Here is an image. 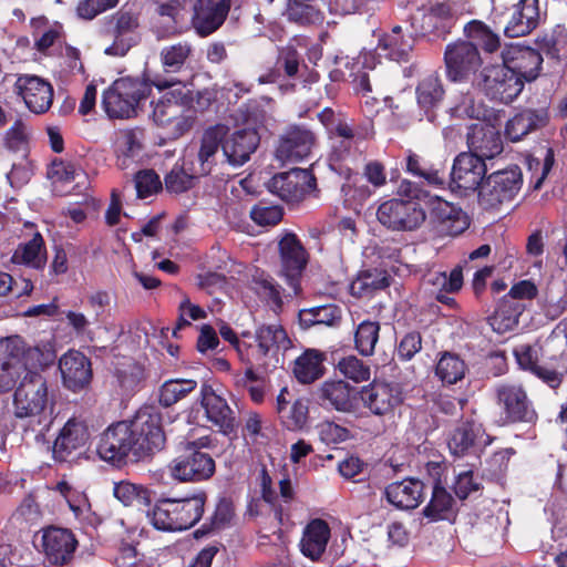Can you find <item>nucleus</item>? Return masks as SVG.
Wrapping results in <instances>:
<instances>
[{
  "label": "nucleus",
  "mask_w": 567,
  "mask_h": 567,
  "mask_svg": "<svg viewBox=\"0 0 567 567\" xmlns=\"http://www.w3.org/2000/svg\"><path fill=\"white\" fill-rule=\"evenodd\" d=\"M378 63L377 56L371 52L360 54L352 62L350 78L357 93H361L363 96L372 93L371 73L375 71Z\"/></svg>",
  "instance_id": "nucleus-46"
},
{
  "label": "nucleus",
  "mask_w": 567,
  "mask_h": 567,
  "mask_svg": "<svg viewBox=\"0 0 567 567\" xmlns=\"http://www.w3.org/2000/svg\"><path fill=\"white\" fill-rule=\"evenodd\" d=\"M197 388L193 379H169L158 389V402L164 408H171L185 399Z\"/></svg>",
  "instance_id": "nucleus-50"
},
{
  "label": "nucleus",
  "mask_w": 567,
  "mask_h": 567,
  "mask_svg": "<svg viewBox=\"0 0 567 567\" xmlns=\"http://www.w3.org/2000/svg\"><path fill=\"white\" fill-rule=\"evenodd\" d=\"M166 442L162 414L153 406L140 409L132 420L109 425L100 435L96 453L118 468L151 458Z\"/></svg>",
  "instance_id": "nucleus-1"
},
{
  "label": "nucleus",
  "mask_w": 567,
  "mask_h": 567,
  "mask_svg": "<svg viewBox=\"0 0 567 567\" xmlns=\"http://www.w3.org/2000/svg\"><path fill=\"white\" fill-rule=\"evenodd\" d=\"M177 82L168 80H157L154 84L158 90H168L153 107V121L157 126L166 127L172 124L178 113L184 109V105H190L194 101L193 91L186 85H179L172 89Z\"/></svg>",
  "instance_id": "nucleus-18"
},
{
  "label": "nucleus",
  "mask_w": 567,
  "mask_h": 567,
  "mask_svg": "<svg viewBox=\"0 0 567 567\" xmlns=\"http://www.w3.org/2000/svg\"><path fill=\"white\" fill-rule=\"evenodd\" d=\"M523 185V174L517 165L497 171L484 178L478 189V204L484 209H495L511 202Z\"/></svg>",
  "instance_id": "nucleus-7"
},
{
  "label": "nucleus",
  "mask_w": 567,
  "mask_h": 567,
  "mask_svg": "<svg viewBox=\"0 0 567 567\" xmlns=\"http://www.w3.org/2000/svg\"><path fill=\"white\" fill-rule=\"evenodd\" d=\"M233 516V503L227 498H221L216 505L214 515L212 516L210 524H204L199 529H197L195 532V537H198L199 535H206L210 533L213 529L224 527L227 523L231 520Z\"/></svg>",
  "instance_id": "nucleus-63"
},
{
  "label": "nucleus",
  "mask_w": 567,
  "mask_h": 567,
  "mask_svg": "<svg viewBox=\"0 0 567 567\" xmlns=\"http://www.w3.org/2000/svg\"><path fill=\"white\" fill-rule=\"evenodd\" d=\"M199 441L187 442L182 452L169 463L171 476L179 482L198 483L209 480L216 471L215 460L203 451Z\"/></svg>",
  "instance_id": "nucleus-5"
},
{
  "label": "nucleus",
  "mask_w": 567,
  "mask_h": 567,
  "mask_svg": "<svg viewBox=\"0 0 567 567\" xmlns=\"http://www.w3.org/2000/svg\"><path fill=\"white\" fill-rule=\"evenodd\" d=\"M380 324L375 321H362L354 333L355 349L362 355H371L374 352L375 344L379 340Z\"/></svg>",
  "instance_id": "nucleus-59"
},
{
  "label": "nucleus",
  "mask_w": 567,
  "mask_h": 567,
  "mask_svg": "<svg viewBox=\"0 0 567 567\" xmlns=\"http://www.w3.org/2000/svg\"><path fill=\"white\" fill-rule=\"evenodd\" d=\"M485 434V429L475 417L462 419L451 431L447 439L450 453L455 457L477 454L478 441Z\"/></svg>",
  "instance_id": "nucleus-26"
},
{
  "label": "nucleus",
  "mask_w": 567,
  "mask_h": 567,
  "mask_svg": "<svg viewBox=\"0 0 567 567\" xmlns=\"http://www.w3.org/2000/svg\"><path fill=\"white\" fill-rule=\"evenodd\" d=\"M49 401L47 379L38 371H28L13 393L14 415L18 419L40 415Z\"/></svg>",
  "instance_id": "nucleus-10"
},
{
  "label": "nucleus",
  "mask_w": 567,
  "mask_h": 567,
  "mask_svg": "<svg viewBox=\"0 0 567 567\" xmlns=\"http://www.w3.org/2000/svg\"><path fill=\"white\" fill-rule=\"evenodd\" d=\"M284 217V210L278 205H267L264 202H259L254 205L250 210V218L259 226H276L281 221Z\"/></svg>",
  "instance_id": "nucleus-64"
},
{
  "label": "nucleus",
  "mask_w": 567,
  "mask_h": 567,
  "mask_svg": "<svg viewBox=\"0 0 567 567\" xmlns=\"http://www.w3.org/2000/svg\"><path fill=\"white\" fill-rule=\"evenodd\" d=\"M327 355L318 349H306L293 361L292 373L301 384H311L323 377Z\"/></svg>",
  "instance_id": "nucleus-38"
},
{
  "label": "nucleus",
  "mask_w": 567,
  "mask_h": 567,
  "mask_svg": "<svg viewBox=\"0 0 567 567\" xmlns=\"http://www.w3.org/2000/svg\"><path fill=\"white\" fill-rule=\"evenodd\" d=\"M514 357L518 367L534 374L551 389L560 386L564 374L557 369L539 364L538 351L530 344H522L514 349Z\"/></svg>",
  "instance_id": "nucleus-33"
},
{
  "label": "nucleus",
  "mask_w": 567,
  "mask_h": 567,
  "mask_svg": "<svg viewBox=\"0 0 567 567\" xmlns=\"http://www.w3.org/2000/svg\"><path fill=\"white\" fill-rule=\"evenodd\" d=\"M358 391L344 380H326L318 389V398L322 405L338 412L354 413L358 408Z\"/></svg>",
  "instance_id": "nucleus-27"
},
{
  "label": "nucleus",
  "mask_w": 567,
  "mask_h": 567,
  "mask_svg": "<svg viewBox=\"0 0 567 567\" xmlns=\"http://www.w3.org/2000/svg\"><path fill=\"white\" fill-rule=\"evenodd\" d=\"M486 164L480 156L470 152L460 153L450 173V187L455 190H476L486 174Z\"/></svg>",
  "instance_id": "nucleus-22"
},
{
  "label": "nucleus",
  "mask_w": 567,
  "mask_h": 567,
  "mask_svg": "<svg viewBox=\"0 0 567 567\" xmlns=\"http://www.w3.org/2000/svg\"><path fill=\"white\" fill-rule=\"evenodd\" d=\"M89 437L90 432L84 421L69 419L53 442V460L58 463L71 462L85 446Z\"/></svg>",
  "instance_id": "nucleus-21"
},
{
  "label": "nucleus",
  "mask_w": 567,
  "mask_h": 567,
  "mask_svg": "<svg viewBox=\"0 0 567 567\" xmlns=\"http://www.w3.org/2000/svg\"><path fill=\"white\" fill-rule=\"evenodd\" d=\"M257 346L248 344L249 353H255L258 359L266 361L271 351H278L280 347L287 348L290 342L286 330L280 324H262L255 333Z\"/></svg>",
  "instance_id": "nucleus-42"
},
{
  "label": "nucleus",
  "mask_w": 567,
  "mask_h": 567,
  "mask_svg": "<svg viewBox=\"0 0 567 567\" xmlns=\"http://www.w3.org/2000/svg\"><path fill=\"white\" fill-rule=\"evenodd\" d=\"M0 353L1 369L9 373L13 370L17 375L21 372L48 368L56 358L50 343L31 347L18 334L0 340Z\"/></svg>",
  "instance_id": "nucleus-4"
},
{
  "label": "nucleus",
  "mask_w": 567,
  "mask_h": 567,
  "mask_svg": "<svg viewBox=\"0 0 567 567\" xmlns=\"http://www.w3.org/2000/svg\"><path fill=\"white\" fill-rule=\"evenodd\" d=\"M276 64L278 71L293 80L302 76L301 71L308 70L302 55L293 45H286L279 50Z\"/></svg>",
  "instance_id": "nucleus-57"
},
{
  "label": "nucleus",
  "mask_w": 567,
  "mask_h": 567,
  "mask_svg": "<svg viewBox=\"0 0 567 567\" xmlns=\"http://www.w3.org/2000/svg\"><path fill=\"white\" fill-rule=\"evenodd\" d=\"M79 542L71 529L49 526L42 529V550L52 566H65L74 558Z\"/></svg>",
  "instance_id": "nucleus-20"
},
{
  "label": "nucleus",
  "mask_w": 567,
  "mask_h": 567,
  "mask_svg": "<svg viewBox=\"0 0 567 567\" xmlns=\"http://www.w3.org/2000/svg\"><path fill=\"white\" fill-rule=\"evenodd\" d=\"M138 28V14L123 8L107 17L104 35L111 38L112 43L104 50V53L112 56H124L136 44Z\"/></svg>",
  "instance_id": "nucleus-14"
},
{
  "label": "nucleus",
  "mask_w": 567,
  "mask_h": 567,
  "mask_svg": "<svg viewBox=\"0 0 567 567\" xmlns=\"http://www.w3.org/2000/svg\"><path fill=\"white\" fill-rule=\"evenodd\" d=\"M113 495L124 506H147L151 503L148 489L128 481L114 483Z\"/></svg>",
  "instance_id": "nucleus-53"
},
{
  "label": "nucleus",
  "mask_w": 567,
  "mask_h": 567,
  "mask_svg": "<svg viewBox=\"0 0 567 567\" xmlns=\"http://www.w3.org/2000/svg\"><path fill=\"white\" fill-rule=\"evenodd\" d=\"M391 276L382 269H367L358 274L350 284L349 292L358 299H371L381 290L390 287Z\"/></svg>",
  "instance_id": "nucleus-40"
},
{
  "label": "nucleus",
  "mask_w": 567,
  "mask_h": 567,
  "mask_svg": "<svg viewBox=\"0 0 567 567\" xmlns=\"http://www.w3.org/2000/svg\"><path fill=\"white\" fill-rule=\"evenodd\" d=\"M549 123L546 107L524 109L517 112L505 124V136L511 142H519L530 133L537 132Z\"/></svg>",
  "instance_id": "nucleus-31"
},
{
  "label": "nucleus",
  "mask_w": 567,
  "mask_h": 567,
  "mask_svg": "<svg viewBox=\"0 0 567 567\" xmlns=\"http://www.w3.org/2000/svg\"><path fill=\"white\" fill-rule=\"evenodd\" d=\"M280 276L293 295L301 292V278L309 262V252L295 233L285 234L278 243Z\"/></svg>",
  "instance_id": "nucleus-11"
},
{
  "label": "nucleus",
  "mask_w": 567,
  "mask_h": 567,
  "mask_svg": "<svg viewBox=\"0 0 567 567\" xmlns=\"http://www.w3.org/2000/svg\"><path fill=\"white\" fill-rule=\"evenodd\" d=\"M415 95L420 109L426 115L431 113L433 116L434 111L442 104L445 96L441 76L436 72L424 75L415 87Z\"/></svg>",
  "instance_id": "nucleus-41"
},
{
  "label": "nucleus",
  "mask_w": 567,
  "mask_h": 567,
  "mask_svg": "<svg viewBox=\"0 0 567 567\" xmlns=\"http://www.w3.org/2000/svg\"><path fill=\"white\" fill-rule=\"evenodd\" d=\"M415 39L412 33H403L400 25L392 28L391 32L379 40L378 48L382 50L390 60L406 62L414 48Z\"/></svg>",
  "instance_id": "nucleus-43"
},
{
  "label": "nucleus",
  "mask_w": 567,
  "mask_h": 567,
  "mask_svg": "<svg viewBox=\"0 0 567 567\" xmlns=\"http://www.w3.org/2000/svg\"><path fill=\"white\" fill-rule=\"evenodd\" d=\"M337 369L347 379L355 383L368 381L371 377L370 365L355 355H348L342 358Z\"/></svg>",
  "instance_id": "nucleus-61"
},
{
  "label": "nucleus",
  "mask_w": 567,
  "mask_h": 567,
  "mask_svg": "<svg viewBox=\"0 0 567 567\" xmlns=\"http://www.w3.org/2000/svg\"><path fill=\"white\" fill-rule=\"evenodd\" d=\"M197 175L195 168L193 173L189 174L185 171L184 166L175 164L165 175V189L171 194L185 193L194 187Z\"/></svg>",
  "instance_id": "nucleus-60"
},
{
  "label": "nucleus",
  "mask_w": 567,
  "mask_h": 567,
  "mask_svg": "<svg viewBox=\"0 0 567 567\" xmlns=\"http://www.w3.org/2000/svg\"><path fill=\"white\" fill-rule=\"evenodd\" d=\"M454 499L452 495L440 484L432 489L430 503L424 507L423 514L431 520L446 519L452 512Z\"/></svg>",
  "instance_id": "nucleus-56"
},
{
  "label": "nucleus",
  "mask_w": 567,
  "mask_h": 567,
  "mask_svg": "<svg viewBox=\"0 0 567 567\" xmlns=\"http://www.w3.org/2000/svg\"><path fill=\"white\" fill-rule=\"evenodd\" d=\"M336 135L342 137L339 146H334L333 153L338 159H344L346 155L350 153L353 140L362 141L373 138L375 132L373 127L365 128L364 132L353 131V128L344 121L339 120L334 127L331 130Z\"/></svg>",
  "instance_id": "nucleus-55"
},
{
  "label": "nucleus",
  "mask_w": 567,
  "mask_h": 567,
  "mask_svg": "<svg viewBox=\"0 0 567 567\" xmlns=\"http://www.w3.org/2000/svg\"><path fill=\"white\" fill-rule=\"evenodd\" d=\"M206 501L207 495L204 492L182 499H158L148 512L151 524L162 532L189 529L203 517Z\"/></svg>",
  "instance_id": "nucleus-2"
},
{
  "label": "nucleus",
  "mask_w": 567,
  "mask_h": 567,
  "mask_svg": "<svg viewBox=\"0 0 567 567\" xmlns=\"http://www.w3.org/2000/svg\"><path fill=\"white\" fill-rule=\"evenodd\" d=\"M231 0H196L193 6L192 25L199 37H208L225 22Z\"/></svg>",
  "instance_id": "nucleus-23"
},
{
  "label": "nucleus",
  "mask_w": 567,
  "mask_h": 567,
  "mask_svg": "<svg viewBox=\"0 0 567 567\" xmlns=\"http://www.w3.org/2000/svg\"><path fill=\"white\" fill-rule=\"evenodd\" d=\"M465 13L450 0L431 3L424 13L423 20L427 22L426 31H433L437 35L450 33L458 18Z\"/></svg>",
  "instance_id": "nucleus-36"
},
{
  "label": "nucleus",
  "mask_w": 567,
  "mask_h": 567,
  "mask_svg": "<svg viewBox=\"0 0 567 567\" xmlns=\"http://www.w3.org/2000/svg\"><path fill=\"white\" fill-rule=\"evenodd\" d=\"M468 152L483 161L494 158L503 152V141L499 131L489 123H475L466 134Z\"/></svg>",
  "instance_id": "nucleus-29"
},
{
  "label": "nucleus",
  "mask_w": 567,
  "mask_h": 567,
  "mask_svg": "<svg viewBox=\"0 0 567 567\" xmlns=\"http://www.w3.org/2000/svg\"><path fill=\"white\" fill-rule=\"evenodd\" d=\"M383 494L395 508L410 511L416 508L424 499V484L417 478L408 477L389 484Z\"/></svg>",
  "instance_id": "nucleus-32"
},
{
  "label": "nucleus",
  "mask_w": 567,
  "mask_h": 567,
  "mask_svg": "<svg viewBox=\"0 0 567 567\" xmlns=\"http://www.w3.org/2000/svg\"><path fill=\"white\" fill-rule=\"evenodd\" d=\"M341 309L334 303L301 309L299 311V323L303 329L317 324L333 327L341 321Z\"/></svg>",
  "instance_id": "nucleus-48"
},
{
  "label": "nucleus",
  "mask_w": 567,
  "mask_h": 567,
  "mask_svg": "<svg viewBox=\"0 0 567 567\" xmlns=\"http://www.w3.org/2000/svg\"><path fill=\"white\" fill-rule=\"evenodd\" d=\"M228 127L216 124L206 128L202 135L200 147L197 154L198 168L195 173L202 176L209 175L216 164V154L219 147L223 148L224 138Z\"/></svg>",
  "instance_id": "nucleus-35"
},
{
  "label": "nucleus",
  "mask_w": 567,
  "mask_h": 567,
  "mask_svg": "<svg viewBox=\"0 0 567 567\" xmlns=\"http://www.w3.org/2000/svg\"><path fill=\"white\" fill-rule=\"evenodd\" d=\"M467 372L465 361L454 352L444 351L435 367V375L443 384L452 385L463 380Z\"/></svg>",
  "instance_id": "nucleus-49"
},
{
  "label": "nucleus",
  "mask_w": 567,
  "mask_h": 567,
  "mask_svg": "<svg viewBox=\"0 0 567 567\" xmlns=\"http://www.w3.org/2000/svg\"><path fill=\"white\" fill-rule=\"evenodd\" d=\"M496 398L504 425L537 421V412L523 385L502 384L496 390Z\"/></svg>",
  "instance_id": "nucleus-13"
},
{
  "label": "nucleus",
  "mask_w": 567,
  "mask_h": 567,
  "mask_svg": "<svg viewBox=\"0 0 567 567\" xmlns=\"http://www.w3.org/2000/svg\"><path fill=\"white\" fill-rule=\"evenodd\" d=\"M59 369L64 386L73 392L85 389L92 380L91 361L80 351L64 353L59 360Z\"/></svg>",
  "instance_id": "nucleus-28"
},
{
  "label": "nucleus",
  "mask_w": 567,
  "mask_h": 567,
  "mask_svg": "<svg viewBox=\"0 0 567 567\" xmlns=\"http://www.w3.org/2000/svg\"><path fill=\"white\" fill-rule=\"evenodd\" d=\"M443 61L445 76L452 83L473 82L483 65L480 49L463 39H457L445 47Z\"/></svg>",
  "instance_id": "nucleus-6"
},
{
  "label": "nucleus",
  "mask_w": 567,
  "mask_h": 567,
  "mask_svg": "<svg viewBox=\"0 0 567 567\" xmlns=\"http://www.w3.org/2000/svg\"><path fill=\"white\" fill-rule=\"evenodd\" d=\"M192 52L193 48L186 41L164 47L159 53L164 71L167 73L179 72L190 56Z\"/></svg>",
  "instance_id": "nucleus-54"
},
{
  "label": "nucleus",
  "mask_w": 567,
  "mask_h": 567,
  "mask_svg": "<svg viewBox=\"0 0 567 567\" xmlns=\"http://www.w3.org/2000/svg\"><path fill=\"white\" fill-rule=\"evenodd\" d=\"M427 203L430 220L442 236L456 237L470 227V217L461 207L439 196L431 197Z\"/></svg>",
  "instance_id": "nucleus-19"
},
{
  "label": "nucleus",
  "mask_w": 567,
  "mask_h": 567,
  "mask_svg": "<svg viewBox=\"0 0 567 567\" xmlns=\"http://www.w3.org/2000/svg\"><path fill=\"white\" fill-rule=\"evenodd\" d=\"M199 401L207 420L218 429V432L229 437L237 435L239 423L236 412L212 384H202Z\"/></svg>",
  "instance_id": "nucleus-16"
},
{
  "label": "nucleus",
  "mask_w": 567,
  "mask_h": 567,
  "mask_svg": "<svg viewBox=\"0 0 567 567\" xmlns=\"http://www.w3.org/2000/svg\"><path fill=\"white\" fill-rule=\"evenodd\" d=\"M282 424L291 431L302 429L308 420V406L303 400H296L290 406L279 409Z\"/></svg>",
  "instance_id": "nucleus-62"
},
{
  "label": "nucleus",
  "mask_w": 567,
  "mask_h": 567,
  "mask_svg": "<svg viewBox=\"0 0 567 567\" xmlns=\"http://www.w3.org/2000/svg\"><path fill=\"white\" fill-rule=\"evenodd\" d=\"M404 172L414 178L423 181L434 187H442L445 184V172L441 164H435L412 150L405 152Z\"/></svg>",
  "instance_id": "nucleus-37"
},
{
  "label": "nucleus",
  "mask_w": 567,
  "mask_h": 567,
  "mask_svg": "<svg viewBox=\"0 0 567 567\" xmlns=\"http://www.w3.org/2000/svg\"><path fill=\"white\" fill-rule=\"evenodd\" d=\"M478 85L488 99L504 104L513 102L524 89L520 78L504 63L484 68Z\"/></svg>",
  "instance_id": "nucleus-15"
},
{
  "label": "nucleus",
  "mask_w": 567,
  "mask_h": 567,
  "mask_svg": "<svg viewBox=\"0 0 567 567\" xmlns=\"http://www.w3.org/2000/svg\"><path fill=\"white\" fill-rule=\"evenodd\" d=\"M14 90L20 95L25 106L34 114H43L49 111L53 102L52 85L35 75H20Z\"/></svg>",
  "instance_id": "nucleus-24"
},
{
  "label": "nucleus",
  "mask_w": 567,
  "mask_h": 567,
  "mask_svg": "<svg viewBox=\"0 0 567 567\" xmlns=\"http://www.w3.org/2000/svg\"><path fill=\"white\" fill-rule=\"evenodd\" d=\"M268 190L287 204H298L311 193H318L317 178L311 169L291 168L274 175L267 184Z\"/></svg>",
  "instance_id": "nucleus-12"
},
{
  "label": "nucleus",
  "mask_w": 567,
  "mask_h": 567,
  "mask_svg": "<svg viewBox=\"0 0 567 567\" xmlns=\"http://www.w3.org/2000/svg\"><path fill=\"white\" fill-rule=\"evenodd\" d=\"M464 41H471L477 49L484 53H495L501 48V38L485 22L481 20H471L463 28Z\"/></svg>",
  "instance_id": "nucleus-44"
},
{
  "label": "nucleus",
  "mask_w": 567,
  "mask_h": 567,
  "mask_svg": "<svg viewBox=\"0 0 567 567\" xmlns=\"http://www.w3.org/2000/svg\"><path fill=\"white\" fill-rule=\"evenodd\" d=\"M316 134L305 125H289L279 136L275 155L284 164L298 163L311 155Z\"/></svg>",
  "instance_id": "nucleus-17"
},
{
  "label": "nucleus",
  "mask_w": 567,
  "mask_h": 567,
  "mask_svg": "<svg viewBox=\"0 0 567 567\" xmlns=\"http://www.w3.org/2000/svg\"><path fill=\"white\" fill-rule=\"evenodd\" d=\"M144 130L135 127L121 133L116 142L117 165L127 168L143 151Z\"/></svg>",
  "instance_id": "nucleus-47"
},
{
  "label": "nucleus",
  "mask_w": 567,
  "mask_h": 567,
  "mask_svg": "<svg viewBox=\"0 0 567 567\" xmlns=\"http://www.w3.org/2000/svg\"><path fill=\"white\" fill-rule=\"evenodd\" d=\"M362 406L374 416H392L403 404L405 395L403 385L395 381L374 379L358 391Z\"/></svg>",
  "instance_id": "nucleus-8"
},
{
  "label": "nucleus",
  "mask_w": 567,
  "mask_h": 567,
  "mask_svg": "<svg viewBox=\"0 0 567 567\" xmlns=\"http://www.w3.org/2000/svg\"><path fill=\"white\" fill-rule=\"evenodd\" d=\"M260 144V135L255 128H241L224 138L223 152L227 162L237 167L250 159Z\"/></svg>",
  "instance_id": "nucleus-30"
},
{
  "label": "nucleus",
  "mask_w": 567,
  "mask_h": 567,
  "mask_svg": "<svg viewBox=\"0 0 567 567\" xmlns=\"http://www.w3.org/2000/svg\"><path fill=\"white\" fill-rule=\"evenodd\" d=\"M377 219L392 231H414L425 223L426 213L415 200L391 198L379 205Z\"/></svg>",
  "instance_id": "nucleus-9"
},
{
  "label": "nucleus",
  "mask_w": 567,
  "mask_h": 567,
  "mask_svg": "<svg viewBox=\"0 0 567 567\" xmlns=\"http://www.w3.org/2000/svg\"><path fill=\"white\" fill-rule=\"evenodd\" d=\"M539 1L519 0L514 6L511 19L504 28L508 38H519L529 34L539 23Z\"/></svg>",
  "instance_id": "nucleus-34"
},
{
  "label": "nucleus",
  "mask_w": 567,
  "mask_h": 567,
  "mask_svg": "<svg viewBox=\"0 0 567 567\" xmlns=\"http://www.w3.org/2000/svg\"><path fill=\"white\" fill-rule=\"evenodd\" d=\"M152 93V85L144 79L122 76L102 94V107L110 118H132L143 110Z\"/></svg>",
  "instance_id": "nucleus-3"
},
{
  "label": "nucleus",
  "mask_w": 567,
  "mask_h": 567,
  "mask_svg": "<svg viewBox=\"0 0 567 567\" xmlns=\"http://www.w3.org/2000/svg\"><path fill=\"white\" fill-rule=\"evenodd\" d=\"M115 377L122 390L133 392L140 389L146 374L142 364L130 359L116 368Z\"/></svg>",
  "instance_id": "nucleus-58"
},
{
  "label": "nucleus",
  "mask_w": 567,
  "mask_h": 567,
  "mask_svg": "<svg viewBox=\"0 0 567 567\" xmlns=\"http://www.w3.org/2000/svg\"><path fill=\"white\" fill-rule=\"evenodd\" d=\"M330 539L329 524L321 518L308 523L300 542L301 553L311 560H318L326 551Z\"/></svg>",
  "instance_id": "nucleus-39"
},
{
  "label": "nucleus",
  "mask_w": 567,
  "mask_h": 567,
  "mask_svg": "<svg viewBox=\"0 0 567 567\" xmlns=\"http://www.w3.org/2000/svg\"><path fill=\"white\" fill-rule=\"evenodd\" d=\"M286 16L289 21L300 25L316 24L323 20V13L313 0H288Z\"/></svg>",
  "instance_id": "nucleus-51"
},
{
  "label": "nucleus",
  "mask_w": 567,
  "mask_h": 567,
  "mask_svg": "<svg viewBox=\"0 0 567 567\" xmlns=\"http://www.w3.org/2000/svg\"><path fill=\"white\" fill-rule=\"evenodd\" d=\"M11 261L34 269H42L47 262L45 244L42 235L35 233L30 240L21 243L14 250Z\"/></svg>",
  "instance_id": "nucleus-45"
},
{
  "label": "nucleus",
  "mask_w": 567,
  "mask_h": 567,
  "mask_svg": "<svg viewBox=\"0 0 567 567\" xmlns=\"http://www.w3.org/2000/svg\"><path fill=\"white\" fill-rule=\"evenodd\" d=\"M543 61L542 53L530 47L515 44L503 52V63L519 76L523 83L538 78Z\"/></svg>",
  "instance_id": "nucleus-25"
},
{
  "label": "nucleus",
  "mask_w": 567,
  "mask_h": 567,
  "mask_svg": "<svg viewBox=\"0 0 567 567\" xmlns=\"http://www.w3.org/2000/svg\"><path fill=\"white\" fill-rule=\"evenodd\" d=\"M272 102L271 97L262 96L261 99H252L243 103L237 110V118L245 125L252 126L257 130L266 124L268 120L267 104Z\"/></svg>",
  "instance_id": "nucleus-52"
}]
</instances>
